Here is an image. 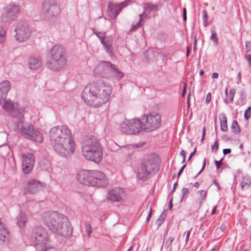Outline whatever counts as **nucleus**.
<instances>
[{"label":"nucleus","mask_w":251,"mask_h":251,"mask_svg":"<svg viewBox=\"0 0 251 251\" xmlns=\"http://www.w3.org/2000/svg\"><path fill=\"white\" fill-rule=\"evenodd\" d=\"M190 93H189L187 98V104L188 106H190Z\"/></svg>","instance_id":"69168bd1"},{"label":"nucleus","mask_w":251,"mask_h":251,"mask_svg":"<svg viewBox=\"0 0 251 251\" xmlns=\"http://www.w3.org/2000/svg\"><path fill=\"white\" fill-rule=\"evenodd\" d=\"M22 170L24 174H28L32 171L35 162L33 154L26 153L22 155Z\"/></svg>","instance_id":"ddd939ff"},{"label":"nucleus","mask_w":251,"mask_h":251,"mask_svg":"<svg viewBox=\"0 0 251 251\" xmlns=\"http://www.w3.org/2000/svg\"><path fill=\"white\" fill-rule=\"evenodd\" d=\"M127 55H129V56H131V58H130V59L131 60L132 58H133V54L129 51H126V56Z\"/></svg>","instance_id":"0e129e2a"},{"label":"nucleus","mask_w":251,"mask_h":251,"mask_svg":"<svg viewBox=\"0 0 251 251\" xmlns=\"http://www.w3.org/2000/svg\"><path fill=\"white\" fill-rule=\"evenodd\" d=\"M251 107H249L246 110L245 114H244V118L246 120H248L250 116H251Z\"/></svg>","instance_id":"4c0bfd02"},{"label":"nucleus","mask_w":251,"mask_h":251,"mask_svg":"<svg viewBox=\"0 0 251 251\" xmlns=\"http://www.w3.org/2000/svg\"><path fill=\"white\" fill-rule=\"evenodd\" d=\"M198 193L199 194V199H200V206H201L206 198V196L207 194V191L204 190H201L200 191H199L198 192Z\"/></svg>","instance_id":"c85d7f7f"},{"label":"nucleus","mask_w":251,"mask_h":251,"mask_svg":"<svg viewBox=\"0 0 251 251\" xmlns=\"http://www.w3.org/2000/svg\"><path fill=\"white\" fill-rule=\"evenodd\" d=\"M6 35V30H4L3 27L0 26V44L2 43L5 41Z\"/></svg>","instance_id":"f704fd0d"},{"label":"nucleus","mask_w":251,"mask_h":251,"mask_svg":"<svg viewBox=\"0 0 251 251\" xmlns=\"http://www.w3.org/2000/svg\"><path fill=\"white\" fill-rule=\"evenodd\" d=\"M157 8L158 5L157 4H153L151 2L146 4L144 6L145 10L148 12L152 10H156Z\"/></svg>","instance_id":"2f4dec72"},{"label":"nucleus","mask_w":251,"mask_h":251,"mask_svg":"<svg viewBox=\"0 0 251 251\" xmlns=\"http://www.w3.org/2000/svg\"><path fill=\"white\" fill-rule=\"evenodd\" d=\"M205 164H206V160H205V159H204L203 160V165H202V167L201 168V169L200 171V172L197 174V175L195 177H196L198 175H199V174H200V173L201 172V171L203 170V169L204 168L205 166Z\"/></svg>","instance_id":"5fc2aeb1"},{"label":"nucleus","mask_w":251,"mask_h":251,"mask_svg":"<svg viewBox=\"0 0 251 251\" xmlns=\"http://www.w3.org/2000/svg\"><path fill=\"white\" fill-rule=\"evenodd\" d=\"M78 181L88 186L104 187L108 184L106 176L98 170L80 171L77 176Z\"/></svg>","instance_id":"39448f33"},{"label":"nucleus","mask_w":251,"mask_h":251,"mask_svg":"<svg viewBox=\"0 0 251 251\" xmlns=\"http://www.w3.org/2000/svg\"><path fill=\"white\" fill-rule=\"evenodd\" d=\"M177 185V182L175 183V184H174V187L173 188L172 192H174L175 191Z\"/></svg>","instance_id":"338daca9"},{"label":"nucleus","mask_w":251,"mask_h":251,"mask_svg":"<svg viewBox=\"0 0 251 251\" xmlns=\"http://www.w3.org/2000/svg\"><path fill=\"white\" fill-rule=\"evenodd\" d=\"M219 148L218 142L217 140H216L213 145L212 146V150H215L216 151Z\"/></svg>","instance_id":"c03bdc74"},{"label":"nucleus","mask_w":251,"mask_h":251,"mask_svg":"<svg viewBox=\"0 0 251 251\" xmlns=\"http://www.w3.org/2000/svg\"><path fill=\"white\" fill-rule=\"evenodd\" d=\"M11 88V83L8 80H4L0 83V105L5 101L7 95Z\"/></svg>","instance_id":"6ab92c4d"},{"label":"nucleus","mask_w":251,"mask_h":251,"mask_svg":"<svg viewBox=\"0 0 251 251\" xmlns=\"http://www.w3.org/2000/svg\"><path fill=\"white\" fill-rule=\"evenodd\" d=\"M180 154L183 156V160H182V163H183L185 162V161L186 160L185 151L184 150H182L180 152Z\"/></svg>","instance_id":"de8ad7c7"},{"label":"nucleus","mask_w":251,"mask_h":251,"mask_svg":"<svg viewBox=\"0 0 251 251\" xmlns=\"http://www.w3.org/2000/svg\"><path fill=\"white\" fill-rule=\"evenodd\" d=\"M211 33L210 40H212L216 45H217L219 43V41L216 31L214 30H211Z\"/></svg>","instance_id":"72a5a7b5"},{"label":"nucleus","mask_w":251,"mask_h":251,"mask_svg":"<svg viewBox=\"0 0 251 251\" xmlns=\"http://www.w3.org/2000/svg\"><path fill=\"white\" fill-rule=\"evenodd\" d=\"M196 148H195L194 151L190 154V155L188 158V160H190L191 157L196 153Z\"/></svg>","instance_id":"680f3d73"},{"label":"nucleus","mask_w":251,"mask_h":251,"mask_svg":"<svg viewBox=\"0 0 251 251\" xmlns=\"http://www.w3.org/2000/svg\"><path fill=\"white\" fill-rule=\"evenodd\" d=\"M220 120L221 123V130L223 131H226L228 129L227 125V119L225 114H220Z\"/></svg>","instance_id":"bb28decb"},{"label":"nucleus","mask_w":251,"mask_h":251,"mask_svg":"<svg viewBox=\"0 0 251 251\" xmlns=\"http://www.w3.org/2000/svg\"><path fill=\"white\" fill-rule=\"evenodd\" d=\"M143 15V14L140 15V19L139 21L136 25H132V28L130 29V31L135 30V29H137L138 28H139L141 26L140 22L141 21L142 16Z\"/></svg>","instance_id":"58836bf2"},{"label":"nucleus","mask_w":251,"mask_h":251,"mask_svg":"<svg viewBox=\"0 0 251 251\" xmlns=\"http://www.w3.org/2000/svg\"><path fill=\"white\" fill-rule=\"evenodd\" d=\"M15 31L16 33V39L20 42L28 40L31 33L28 24L25 21H20L18 23Z\"/></svg>","instance_id":"9b49d317"},{"label":"nucleus","mask_w":251,"mask_h":251,"mask_svg":"<svg viewBox=\"0 0 251 251\" xmlns=\"http://www.w3.org/2000/svg\"><path fill=\"white\" fill-rule=\"evenodd\" d=\"M236 93V89L234 88H232L230 90L229 92V99L226 98L225 99L224 101L226 104H227L230 102H232L233 101V99L234 95Z\"/></svg>","instance_id":"c756f323"},{"label":"nucleus","mask_w":251,"mask_h":251,"mask_svg":"<svg viewBox=\"0 0 251 251\" xmlns=\"http://www.w3.org/2000/svg\"><path fill=\"white\" fill-rule=\"evenodd\" d=\"M17 123V128L21 134L25 138L34 141L42 143L44 140L42 134L38 130H34L32 126L24 123V118L21 120H15Z\"/></svg>","instance_id":"6e6552de"},{"label":"nucleus","mask_w":251,"mask_h":251,"mask_svg":"<svg viewBox=\"0 0 251 251\" xmlns=\"http://www.w3.org/2000/svg\"><path fill=\"white\" fill-rule=\"evenodd\" d=\"M143 124V130L146 132H151L157 129L161 125V117L157 113H151L149 115H143L141 117Z\"/></svg>","instance_id":"1a4fd4ad"},{"label":"nucleus","mask_w":251,"mask_h":251,"mask_svg":"<svg viewBox=\"0 0 251 251\" xmlns=\"http://www.w3.org/2000/svg\"><path fill=\"white\" fill-rule=\"evenodd\" d=\"M226 225L223 224L221 226L219 227V229L223 232H225L226 229Z\"/></svg>","instance_id":"3c124183"},{"label":"nucleus","mask_w":251,"mask_h":251,"mask_svg":"<svg viewBox=\"0 0 251 251\" xmlns=\"http://www.w3.org/2000/svg\"><path fill=\"white\" fill-rule=\"evenodd\" d=\"M27 220L26 215L21 212L17 217V225L20 227H23L25 226Z\"/></svg>","instance_id":"cd10ccee"},{"label":"nucleus","mask_w":251,"mask_h":251,"mask_svg":"<svg viewBox=\"0 0 251 251\" xmlns=\"http://www.w3.org/2000/svg\"><path fill=\"white\" fill-rule=\"evenodd\" d=\"M174 240V239L173 237H169L165 242V248H166L167 249L169 250L170 251H171L172 244Z\"/></svg>","instance_id":"c9c22d12"},{"label":"nucleus","mask_w":251,"mask_h":251,"mask_svg":"<svg viewBox=\"0 0 251 251\" xmlns=\"http://www.w3.org/2000/svg\"><path fill=\"white\" fill-rule=\"evenodd\" d=\"M59 12V9L57 6V2H56L50 8L44 11L45 18L47 20H50V18L57 15Z\"/></svg>","instance_id":"4be33fe9"},{"label":"nucleus","mask_w":251,"mask_h":251,"mask_svg":"<svg viewBox=\"0 0 251 251\" xmlns=\"http://www.w3.org/2000/svg\"><path fill=\"white\" fill-rule=\"evenodd\" d=\"M194 186L195 187L198 188L200 186V183L198 182H196L194 183Z\"/></svg>","instance_id":"774afa93"},{"label":"nucleus","mask_w":251,"mask_h":251,"mask_svg":"<svg viewBox=\"0 0 251 251\" xmlns=\"http://www.w3.org/2000/svg\"><path fill=\"white\" fill-rule=\"evenodd\" d=\"M3 108L10 115H12L15 120H21L24 118L22 112L20 111L18 108V104L13 103L10 100L5 101L2 103Z\"/></svg>","instance_id":"f8f14e48"},{"label":"nucleus","mask_w":251,"mask_h":251,"mask_svg":"<svg viewBox=\"0 0 251 251\" xmlns=\"http://www.w3.org/2000/svg\"><path fill=\"white\" fill-rule=\"evenodd\" d=\"M157 171V165L153 160H145L138 169V176L141 180L146 181Z\"/></svg>","instance_id":"9d476101"},{"label":"nucleus","mask_w":251,"mask_h":251,"mask_svg":"<svg viewBox=\"0 0 251 251\" xmlns=\"http://www.w3.org/2000/svg\"><path fill=\"white\" fill-rule=\"evenodd\" d=\"M29 67L32 70H37L40 68L42 62L40 57H31L28 60Z\"/></svg>","instance_id":"b1692460"},{"label":"nucleus","mask_w":251,"mask_h":251,"mask_svg":"<svg viewBox=\"0 0 251 251\" xmlns=\"http://www.w3.org/2000/svg\"><path fill=\"white\" fill-rule=\"evenodd\" d=\"M85 229L88 236L90 237L92 233V228L90 225L86 224L85 226Z\"/></svg>","instance_id":"a19ab883"},{"label":"nucleus","mask_w":251,"mask_h":251,"mask_svg":"<svg viewBox=\"0 0 251 251\" xmlns=\"http://www.w3.org/2000/svg\"><path fill=\"white\" fill-rule=\"evenodd\" d=\"M9 232L0 218V244H7L9 242Z\"/></svg>","instance_id":"aec40b11"},{"label":"nucleus","mask_w":251,"mask_h":251,"mask_svg":"<svg viewBox=\"0 0 251 251\" xmlns=\"http://www.w3.org/2000/svg\"><path fill=\"white\" fill-rule=\"evenodd\" d=\"M218 74L217 73H213L212 74V78H217L218 77Z\"/></svg>","instance_id":"e2e57ef3"},{"label":"nucleus","mask_w":251,"mask_h":251,"mask_svg":"<svg viewBox=\"0 0 251 251\" xmlns=\"http://www.w3.org/2000/svg\"><path fill=\"white\" fill-rule=\"evenodd\" d=\"M211 94L210 93H208L206 96L205 102L206 103H209L211 101Z\"/></svg>","instance_id":"09e8293b"},{"label":"nucleus","mask_w":251,"mask_h":251,"mask_svg":"<svg viewBox=\"0 0 251 251\" xmlns=\"http://www.w3.org/2000/svg\"><path fill=\"white\" fill-rule=\"evenodd\" d=\"M43 221L51 231L57 235L67 237L72 234L73 227L67 217L57 212H46Z\"/></svg>","instance_id":"7ed1b4c3"},{"label":"nucleus","mask_w":251,"mask_h":251,"mask_svg":"<svg viewBox=\"0 0 251 251\" xmlns=\"http://www.w3.org/2000/svg\"><path fill=\"white\" fill-rule=\"evenodd\" d=\"M186 166V165H184L183 166H182V167L181 168V169H180L179 171L178 172V174H177V177H179L180 175H181V174L182 173V172H183V171L184 170L185 167Z\"/></svg>","instance_id":"603ef678"},{"label":"nucleus","mask_w":251,"mask_h":251,"mask_svg":"<svg viewBox=\"0 0 251 251\" xmlns=\"http://www.w3.org/2000/svg\"><path fill=\"white\" fill-rule=\"evenodd\" d=\"M143 130V124L140 119L134 118L126 121V134H135Z\"/></svg>","instance_id":"2eb2a0df"},{"label":"nucleus","mask_w":251,"mask_h":251,"mask_svg":"<svg viewBox=\"0 0 251 251\" xmlns=\"http://www.w3.org/2000/svg\"><path fill=\"white\" fill-rule=\"evenodd\" d=\"M114 65L110 62L102 61L94 69V74L97 76L106 78L105 74L111 73L110 67L113 68Z\"/></svg>","instance_id":"4468645a"},{"label":"nucleus","mask_w":251,"mask_h":251,"mask_svg":"<svg viewBox=\"0 0 251 251\" xmlns=\"http://www.w3.org/2000/svg\"><path fill=\"white\" fill-rule=\"evenodd\" d=\"M213 183L217 187V188L219 189V190H220L221 189V187L219 184V183L215 180H214L213 181Z\"/></svg>","instance_id":"052dcab7"},{"label":"nucleus","mask_w":251,"mask_h":251,"mask_svg":"<svg viewBox=\"0 0 251 251\" xmlns=\"http://www.w3.org/2000/svg\"><path fill=\"white\" fill-rule=\"evenodd\" d=\"M203 15V25L205 26H206L207 25V20H208V15L207 13L206 10H203L202 11Z\"/></svg>","instance_id":"e433bc0d"},{"label":"nucleus","mask_w":251,"mask_h":251,"mask_svg":"<svg viewBox=\"0 0 251 251\" xmlns=\"http://www.w3.org/2000/svg\"><path fill=\"white\" fill-rule=\"evenodd\" d=\"M151 210H152V208L151 207H150V211L149 212V214H148V217H147V219H146V221L148 222L149 221V219H150V218L151 215Z\"/></svg>","instance_id":"13d9d810"},{"label":"nucleus","mask_w":251,"mask_h":251,"mask_svg":"<svg viewBox=\"0 0 251 251\" xmlns=\"http://www.w3.org/2000/svg\"><path fill=\"white\" fill-rule=\"evenodd\" d=\"M32 237L38 251H46L51 248L48 232L43 226L36 227L32 231Z\"/></svg>","instance_id":"0eeeda50"},{"label":"nucleus","mask_w":251,"mask_h":251,"mask_svg":"<svg viewBox=\"0 0 251 251\" xmlns=\"http://www.w3.org/2000/svg\"><path fill=\"white\" fill-rule=\"evenodd\" d=\"M56 2V0H45L43 3V11L50 8Z\"/></svg>","instance_id":"7c9ffc66"},{"label":"nucleus","mask_w":251,"mask_h":251,"mask_svg":"<svg viewBox=\"0 0 251 251\" xmlns=\"http://www.w3.org/2000/svg\"><path fill=\"white\" fill-rule=\"evenodd\" d=\"M205 134V127H203V130H202V137H201V139L202 141L204 140Z\"/></svg>","instance_id":"bf43d9fd"},{"label":"nucleus","mask_w":251,"mask_h":251,"mask_svg":"<svg viewBox=\"0 0 251 251\" xmlns=\"http://www.w3.org/2000/svg\"><path fill=\"white\" fill-rule=\"evenodd\" d=\"M249 44V42H246V52L249 54H251V45H250Z\"/></svg>","instance_id":"37998d69"},{"label":"nucleus","mask_w":251,"mask_h":251,"mask_svg":"<svg viewBox=\"0 0 251 251\" xmlns=\"http://www.w3.org/2000/svg\"><path fill=\"white\" fill-rule=\"evenodd\" d=\"M82 151L84 157L96 163L101 161L103 152L101 144L95 136H86L82 144Z\"/></svg>","instance_id":"20e7f679"},{"label":"nucleus","mask_w":251,"mask_h":251,"mask_svg":"<svg viewBox=\"0 0 251 251\" xmlns=\"http://www.w3.org/2000/svg\"><path fill=\"white\" fill-rule=\"evenodd\" d=\"M19 10L20 7L18 5L8 6L6 11L3 14L1 17V21L4 23H9L15 20Z\"/></svg>","instance_id":"dca6fc26"},{"label":"nucleus","mask_w":251,"mask_h":251,"mask_svg":"<svg viewBox=\"0 0 251 251\" xmlns=\"http://www.w3.org/2000/svg\"><path fill=\"white\" fill-rule=\"evenodd\" d=\"M231 150L230 149H225L223 150V153L225 155L230 153L231 152Z\"/></svg>","instance_id":"8fccbe9b"},{"label":"nucleus","mask_w":251,"mask_h":251,"mask_svg":"<svg viewBox=\"0 0 251 251\" xmlns=\"http://www.w3.org/2000/svg\"><path fill=\"white\" fill-rule=\"evenodd\" d=\"M231 129L235 134H238L240 132V128L236 121H233L231 125Z\"/></svg>","instance_id":"473e14b6"},{"label":"nucleus","mask_w":251,"mask_h":251,"mask_svg":"<svg viewBox=\"0 0 251 251\" xmlns=\"http://www.w3.org/2000/svg\"><path fill=\"white\" fill-rule=\"evenodd\" d=\"M102 45H104L105 48H106V50L108 52H112V39L111 37H105L104 38V41L101 43Z\"/></svg>","instance_id":"a878e982"},{"label":"nucleus","mask_w":251,"mask_h":251,"mask_svg":"<svg viewBox=\"0 0 251 251\" xmlns=\"http://www.w3.org/2000/svg\"><path fill=\"white\" fill-rule=\"evenodd\" d=\"M95 34L97 35V36L100 39V42L101 43L104 41V38H105L104 34L102 32H95Z\"/></svg>","instance_id":"ea45409f"},{"label":"nucleus","mask_w":251,"mask_h":251,"mask_svg":"<svg viewBox=\"0 0 251 251\" xmlns=\"http://www.w3.org/2000/svg\"><path fill=\"white\" fill-rule=\"evenodd\" d=\"M215 163L217 168L219 169L221 165H222V160L220 161H216Z\"/></svg>","instance_id":"864d4df0"},{"label":"nucleus","mask_w":251,"mask_h":251,"mask_svg":"<svg viewBox=\"0 0 251 251\" xmlns=\"http://www.w3.org/2000/svg\"><path fill=\"white\" fill-rule=\"evenodd\" d=\"M67 64V53L61 45L54 46L50 50V58L47 62V67L53 71H59Z\"/></svg>","instance_id":"423d86ee"},{"label":"nucleus","mask_w":251,"mask_h":251,"mask_svg":"<svg viewBox=\"0 0 251 251\" xmlns=\"http://www.w3.org/2000/svg\"><path fill=\"white\" fill-rule=\"evenodd\" d=\"M245 57L249 65L251 66V54L246 55Z\"/></svg>","instance_id":"49530a36"},{"label":"nucleus","mask_w":251,"mask_h":251,"mask_svg":"<svg viewBox=\"0 0 251 251\" xmlns=\"http://www.w3.org/2000/svg\"><path fill=\"white\" fill-rule=\"evenodd\" d=\"M110 69L112 70L110 73L106 74V78H115L117 80H119L123 78L124 76V74L117 68V66L114 65L113 68L110 67Z\"/></svg>","instance_id":"5701e85b"},{"label":"nucleus","mask_w":251,"mask_h":251,"mask_svg":"<svg viewBox=\"0 0 251 251\" xmlns=\"http://www.w3.org/2000/svg\"><path fill=\"white\" fill-rule=\"evenodd\" d=\"M124 188L116 187L112 189L107 195V199L111 201H119L124 194Z\"/></svg>","instance_id":"a211bd4d"},{"label":"nucleus","mask_w":251,"mask_h":251,"mask_svg":"<svg viewBox=\"0 0 251 251\" xmlns=\"http://www.w3.org/2000/svg\"><path fill=\"white\" fill-rule=\"evenodd\" d=\"M165 217L166 216L164 214H162L160 215V217L157 219V221L159 222V225H160L164 221Z\"/></svg>","instance_id":"a18cd8bd"},{"label":"nucleus","mask_w":251,"mask_h":251,"mask_svg":"<svg viewBox=\"0 0 251 251\" xmlns=\"http://www.w3.org/2000/svg\"><path fill=\"white\" fill-rule=\"evenodd\" d=\"M112 93L111 86L102 81L88 84L83 90L81 98L90 106L98 107L107 102Z\"/></svg>","instance_id":"f03ea898"},{"label":"nucleus","mask_w":251,"mask_h":251,"mask_svg":"<svg viewBox=\"0 0 251 251\" xmlns=\"http://www.w3.org/2000/svg\"><path fill=\"white\" fill-rule=\"evenodd\" d=\"M181 192H182V198H181V200H182L184 198L185 196H186L187 194H188L189 191L187 188L184 187L182 188Z\"/></svg>","instance_id":"79ce46f5"},{"label":"nucleus","mask_w":251,"mask_h":251,"mask_svg":"<svg viewBox=\"0 0 251 251\" xmlns=\"http://www.w3.org/2000/svg\"><path fill=\"white\" fill-rule=\"evenodd\" d=\"M190 234V230H189L187 232L186 236V239H185V243L186 244L188 242V241L189 240V238Z\"/></svg>","instance_id":"4d7b16f0"},{"label":"nucleus","mask_w":251,"mask_h":251,"mask_svg":"<svg viewBox=\"0 0 251 251\" xmlns=\"http://www.w3.org/2000/svg\"><path fill=\"white\" fill-rule=\"evenodd\" d=\"M251 185V179L249 176L243 177L242 181L241 183V189L243 191L248 190Z\"/></svg>","instance_id":"393cba45"},{"label":"nucleus","mask_w":251,"mask_h":251,"mask_svg":"<svg viewBox=\"0 0 251 251\" xmlns=\"http://www.w3.org/2000/svg\"><path fill=\"white\" fill-rule=\"evenodd\" d=\"M42 188L41 182L37 180H31L27 183V191L30 194H35Z\"/></svg>","instance_id":"412c9836"},{"label":"nucleus","mask_w":251,"mask_h":251,"mask_svg":"<svg viewBox=\"0 0 251 251\" xmlns=\"http://www.w3.org/2000/svg\"><path fill=\"white\" fill-rule=\"evenodd\" d=\"M49 136L54 151L60 156L67 157L74 152L75 143L71 131L66 126L52 127L49 131Z\"/></svg>","instance_id":"f257e3e1"},{"label":"nucleus","mask_w":251,"mask_h":251,"mask_svg":"<svg viewBox=\"0 0 251 251\" xmlns=\"http://www.w3.org/2000/svg\"><path fill=\"white\" fill-rule=\"evenodd\" d=\"M125 7H126V1L119 4H109L107 6V13L108 17L111 19H115L118 14Z\"/></svg>","instance_id":"f3484780"},{"label":"nucleus","mask_w":251,"mask_h":251,"mask_svg":"<svg viewBox=\"0 0 251 251\" xmlns=\"http://www.w3.org/2000/svg\"><path fill=\"white\" fill-rule=\"evenodd\" d=\"M183 19L184 21H186L187 19L186 17V10L185 8L183 9Z\"/></svg>","instance_id":"6e6d98bb"}]
</instances>
